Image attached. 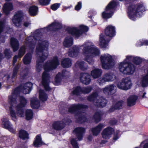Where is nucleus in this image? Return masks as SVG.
Masks as SVG:
<instances>
[{
    "mask_svg": "<svg viewBox=\"0 0 148 148\" xmlns=\"http://www.w3.org/2000/svg\"><path fill=\"white\" fill-rule=\"evenodd\" d=\"M36 43L37 44L36 49L37 55L36 67V71L40 72L42 70V64L48 56L47 50L49 43L47 41L43 40L38 34H36L34 37L32 36L27 38L24 42V46L21 47L18 53V58H21L25 53V49H29L32 51L35 47Z\"/></svg>",
    "mask_w": 148,
    "mask_h": 148,
    "instance_id": "1",
    "label": "nucleus"
},
{
    "mask_svg": "<svg viewBox=\"0 0 148 148\" xmlns=\"http://www.w3.org/2000/svg\"><path fill=\"white\" fill-rule=\"evenodd\" d=\"M20 89L19 87L15 89L12 95L9 96L8 101L9 104L4 105L6 109L9 107L10 117L14 121H17L18 116H24V112L22 108L27 102L24 97L18 95Z\"/></svg>",
    "mask_w": 148,
    "mask_h": 148,
    "instance_id": "2",
    "label": "nucleus"
},
{
    "mask_svg": "<svg viewBox=\"0 0 148 148\" xmlns=\"http://www.w3.org/2000/svg\"><path fill=\"white\" fill-rule=\"evenodd\" d=\"M83 47L82 54L84 57V60L90 64H93L94 61L92 57L99 55L100 53L99 49L90 42H86L82 45L75 46L72 49H70L68 53L69 56L73 57L77 56L79 52V49Z\"/></svg>",
    "mask_w": 148,
    "mask_h": 148,
    "instance_id": "3",
    "label": "nucleus"
},
{
    "mask_svg": "<svg viewBox=\"0 0 148 148\" xmlns=\"http://www.w3.org/2000/svg\"><path fill=\"white\" fill-rule=\"evenodd\" d=\"M60 63L57 57L55 56L51 60L47 61L44 66L45 70L42 76V83L46 90H49L51 88L49 86L50 76L48 72L56 69L59 65Z\"/></svg>",
    "mask_w": 148,
    "mask_h": 148,
    "instance_id": "4",
    "label": "nucleus"
},
{
    "mask_svg": "<svg viewBox=\"0 0 148 148\" xmlns=\"http://www.w3.org/2000/svg\"><path fill=\"white\" fill-rule=\"evenodd\" d=\"M105 33L107 36H103L102 34H101L99 39V45L103 48L107 47L108 43L111 40V37L114 36L115 34L114 27L111 25H108L106 28Z\"/></svg>",
    "mask_w": 148,
    "mask_h": 148,
    "instance_id": "5",
    "label": "nucleus"
},
{
    "mask_svg": "<svg viewBox=\"0 0 148 148\" xmlns=\"http://www.w3.org/2000/svg\"><path fill=\"white\" fill-rule=\"evenodd\" d=\"M88 108V106L82 104H73L71 105L69 109V112L73 113L77 112V113L75 114V118L77 119L78 122L81 123L86 121V118L83 115V113L79 112L78 111L79 110H84Z\"/></svg>",
    "mask_w": 148,
    "mask_h": 148,
    "instance_id": "6",
    "label": "nucleus"
},
{
    "mask_svg": "<svg viewBox=\"0 0 148 148\" xmlns=\"http://www.w3.org/2000/svg\"><path fill=\"white\" fill-rule=\"evenodd\" d=\"M102 68L104 69H109L112 68L114 63L112 56L108 54L102 55L100 57Z\"/></svg>",
    "mask_w": 148,
    "mask_h": 148,
    "instance_id": "7",
    "label": "nucleus"
},
{
    "mask_svg": "<svg viewBox=\"0 0 148 148\" xmlns=\"http://www.w3.org/2000/svg\"><path fill=\"white\" fill-rule=\"evenodd\" d=\"M119 69L121 73L128 75L132 74L135 70V67L133 64L125 63V61L119 64Z\"/></svg>",
    "mask_w": 148,
    "mask_h": 148,
    "instance_id": "8",
    "label": "nucleus"
},
{
    "mask_svg": "<svg viewBox=\"0 0 148 148\" xmlns=\"http://www.w3.org/2000/svg\"><path fill=\"white\" fill-rule=\"evenodd\" d=\"M129 14L134 15L137 16H140L143 12L145 11V8L142 4H138L136 5H132L128 8Z\"/></svg>",
    "mask_w": 148,
    "mask_h": 148,
    "instance_id": "9",
    "label": "nucleus"
},
{
    "mask_svg": "<svg viewBox=\"0 0 148 148\" xmlns=\"http://www.w3.org/2000/svg\"><path fill=\"white\" fill-rule=\"evenodd\" d=\"M116 5L114 0L111 1L106 7L105 10L102 13L103 18H108L111 17L113 14V9Z\"/></svg>",
    "mask_w": 148,
    "mask_h": 148,
    "instance_id": "10",
    "label": "nucleus"
},
{
    "mask_svg": "<svg viewBox=\"0 0 148 148\" xmlns=\"http://www.w3.org/2000/svg\"><path fill=\"white\" fill-rule=\"evenodd\" d=\"M88 27L83 25L79 26V30H78L76 28H70L68 29L69 32L72 35L75 37L78 38L83 32L88 31Z\"/></svg>",
    "mask_w": 148,
    "mask_h": 148,
    "instance_id": "11",
    "label": "nucleus"
},
{
    "mask_svg": "<svg viewBox=\"0 0 148 148\" xmlns=\"http://www.w3.org/2000/svg\"><path fill=\"white\" fill-rule=\"evenodd\" d=\"M132 86L131 80L128 77L123 79L117 84V87L119 88L125 90L130 89Z\"/></svg>",
    "mask_w": 148,
    "mask_h": 148,
    "instance_id": "12",
    "label": "nucleus"
},
{
    "mask_svg": "<svg viewBox=\"0 0 148 148\" xmlns=\"http://www.w3.org/2000/svg\"><path fill=\"white\" fill-rule=\"evenodd\" d=\"M115 78L116 77L112 73H108L104 74L97 81L100 85H103L106 82L113 81Z\"/></svg>",
    "mask_w": 148,
    "mask_h": 148,
    "instance_id": "13",
    "label": "nucleus"
},
{
    "mask_svg": "<svg viewBox=\"0 0 148 148\" xmlns=\"http://www.w3.org/2000/svg\"><path fill=\"white\" fill-rule=\"evenodd\" d=\"M1 124L3 127L8 129L10 132L14 134L15 133V129L13 127L8 117L4 116L3 118L1 119Z\"/></svg>",
    "mask_w": 148,
    "mask_h": 148,
    "instance_id": "14",
    "label": "nucleus"
},
{
    "mask_svg": "<svg viewBox=\"0 0 148 148\" xmlns=\"http://www.w3.org/2000/svg\"><path fill=\"white\" fill-rule=\"evenodd\" d=\"M63 120L61 121H57L54 122L52 124L53 128L56 130H60L62 129L65 126V123H67L71 121L69 119H66Z\"/></svg>",
    "mask_w": 148,
    "mask_h": 148,
    "instance_id": "15",
    "label": "nucleus"
},
{
    "mask_svg": "<svg viewBox=\"0 0 148 148\" xmlns=\"http://www.w3.org/2000/svg\"><path fill=\"white\" fill-rule=\"evenodd\" d=\"M23 15V13L21 11H17L12 19V22L17 27L19 26L21 24V18Z\"/></svg>",
    "mask_w": 148,
    "mask_h": 148,
    "instance_id": "16",
    "label": "nucleus"
},
{
    "mask_svg": "<svg viewBox=\"0 0 148 148\" xmlns=\"http://www.w3.org/2000/svg\"><path fill=\"white\" fill-rule=\"evenodd\" d=\"M73 132L75 135L78 140L81 141L82 139L84 134L85 132V130L83 127H78L75 129Z\"/></svg>",
    "mask_w": 148,
    "mask_h": 148,
    "instance_id": "17",
    "label": "nucleus"
},
{
    "mask_svg": "<svg viewBox=\"0 0 148 148\" xmlns=\"http://www.w3.org/2000/svg\"><path fill=\"white\" fill-rule=\"evenodd\" d=\"M116 86L113 84H110L106 86L102 89L103 92L107 95H113L116 92Z\"/></svg>",
    "mask_w": 148,
    "mask_h": 148,
    "instance_id": "18",
    "label": "nucleus"
},
{
    "mask_svg": "<svg viewBox=\"0 0 148 148\" xmlns=\"http://www.w3.org/2000/svg\"><path fill=\"white\" fill-rule=\"evenodd\" d=\"M114 129L110 127H108L103 130L101 133L102 137L105 139H108L111 137Z\"/></svg>",
    "mask_w": 148,
    "mask_h": 148,
    "instance_id": "19",
    "label": "nucleus"
},
{
    "mask_svg": "<svg viewBox=\"0 0 148 148\" xmlns=\"http://www.w3.org/2000/svg\"><path fill=\"white\" fill-rule=\"evenodd\" d=\"M80 80L83 84L88 85L91 81L90 76L87 73H81L80 74Z\"/></svg>",
    "mask_w": 148,
    "mask_h": 148,
    "instance_id": "20",
    "label": "nucleus"
},
{
    "mask_svg": "<svg viewBox=\"0 0 148 148\" xmlns=\"http://www.w3.org/2000/svg\"><path fill=\"white\" fill-rule=\"evenodd\" d=\"M95 105L98 107L102 108L105 106L107 103V100L102 97H97L95 100Z\"/></svg>",
    "mask_w": 148,
    "mask_h": 148,
    "instance_id": "21",
    "label": "nucleus"
},
{
    "mask_svg": "<svg viewBox=\"0 0 148 148\" xmlns=\"http://www.w3.org/2000/svg\"><path fill=\"white\" fill-rule=\"evenodd\" d=\"M62 27L61 24L58 22H55L52 23L50 25L45 28L48 31H56L60 29Z\"/></svg>",
    "mask_w": 148,
    "mask_h": 148,
    "instance_id": "22",
    "label": "nucleus"
},
{
    "mask_svg": "<svg viewBox=\"0 0 148 148\" xmlns=\"http://www.w3.org/2000/svg\"><path fill=\"white\" fill-rule=\"evenodd\" d=\"M32 86V84L31 83L27 82L22 87L21 91L24 94H28L31 91Z\"/></svg>",
    "mask_w": 148,
    "mask_h": 148,
    "instance_id": "23",
    "label": "nucleus"
},
{
    "mask_svg": "<svg viewBox=\"0 0 148 148\" xmlns=\"http://www.w3.org/2000/svg\"><path fill=\"white\" fill-rule=\"evenodd\" d=\"M102 73L101 70L99 69H95L91 71L90 75L93 78L97 79L101 76Z\"/></svg>",
    "mask_w": 148,
    "mask_h": 148,
    "instance_id": "24",
    "label": "nucleus"
},
{
    "mask_svg": "<svg viewBox=\"0 0 148 148\" xmlns=\"http://www.w3.org/2000/svg\"><path fill=\"white\" fill-rule=\"evenodd\" d=\"M105 126L104 124H100L97 126L92 128L91 131L93 135L97 136L100 133L101 129Z\"/></svg>",
    "mask_w": 148,
    "mask_h": 148,
    "instance_id": "25",
    "label": "nucleus"
},
{
    "mask_svg": "<svg viewBox=\"0 0 148 148\" xmlns=\"http://www.w3.org/2000/svg\"><path fill=\"white\" fill-rule=\"evenodd\" d=\"M3 9L4 12L7 15L13 9V5L11 3H6L3 5Z\"/></svg>",
    "mask_w": 148,
    "mask_h": 148,
    "instance_id": "26",
    "label": "nucleus"
},
{
    "mask_svg": "<svg viewBox=\"0 0 148 148\" xmlns=\"http://www.w3.org/2000/svg\"><path fill=\"white\" fill-rule=\"evenodd\" d=\"M137 98V97L135 95H132L129 97L127 99L128 106H131L134 105Z\"/></svg>",
    "mask_w": 148,
    "mask_h": 148,
    "instance_id": "27",
    "label": "nucleus"
},
{
    "mask_svg": "<svg viewBox=\"0 0 148 148\" xmlns=\"http://www.w3.org/2000/svg\"><path fill=\"white\" fill-rule=\"evenodd\" d=\"M44 144L42 140V138L40 135H38L36 136L33 145L35 147H39Z\"/></svg>",
    "mask_w": 148,
    "mask_h": 148,
    "instance_id": "28",
    "label": "nucleus"
},
{
    "mask_svg": "<svg viewBox=\"0 0 148 148\" xmlns=\"http://www.w3.org/2000/svg\"><path fill=\"white\" fill-rule=\"evenodd\" d=\"M10 44L14 51H16L19 47V43L16 39L12 38L11 39Z\"/></svg>",
    "mask_w": 148,
    "mask_h": 148,
    "instance_id": "29",
    "label": "nucleus"
},
{
    "mask_svg": "<svg viewBox=\"0 0 148 148\" xmlns=\"http://www.w3.org/2000/svg\"><path fill=\"white\" fill-rule=\"evenodd\" d=\"M73 44V38L70 37L68 36L66 37L63 42L64 46L66 47H69Z\"/></svg>",
    "mask_w": 148,
    "mask_h": 148,
    "instance_id": "30",
    "label": "nucleus"
},
{
    "mask_svg": "<svg viewBox=\"0 0 148 148\" xmlns=\"http://www.w3.org/2000/svg\"><path fill=\"white\" fill-rule=\"evenodd\" d=\"M71 61L69 58H65L62 60L61 65L64 67L68 68L71 66Z\"/></svg>",
    "mask_w": 148,
    "mask_h": 148,
    "instance_id": "31",
    "label": "nucleus"
},
{
    "mask_svg": "<svg viewBox=\"0 0 148 148\" xmlns=\"http://www.w3.org/2000/svg\"><path fill=\"white\" fill-rule=\"evenodd\" d=\"M31 106L34 108H38L40 106L39 101L37 98H33L31 101Z\"/></svg>",
    "mask_w": 148,
    "mask_h": 148,
    "instance_id": "32",
    "label": "nucleus"
},
{
    "mask_svg": "<svg viewBox=\"0 0 148 148\" xmlns=\"http://www.w3.org/2000/svg\"><path fill=\"white\" fill-rule=\"evenodd\" d=\"M39 97L40 100L42 101H46L47 98V95L43 90H40L39 91Z\"/></svg>",
    "mask_w": 148,
    "mask_h": 148,
    "instance_id": "33",
    "label": "nucleus"
},
{
    "mask_svg": "<svg viewBox=\"0 0 148 148\" xmlns=\"http://www.w3.org/2000/svg\"><path fill=\"white\" fill-rule=\"evenodd\" d=\"M32 59V56L31 54L28 53L26 54L23 58V61L24 64H29L31 62Z\"/></svg>",
    "mask_w": 148,
    "mask_h": 148,
    "instance_id": "34",
    "label": "nucleus"
},
{
    "mask_svg": "<svg viewBox=\"0 0 148 148\" xmlns=\"http://www.w3.org/2000/svg\"><path fill=\"white\" fill-rule=\"evenodd\" d=\"M18 136L20 138L25 140L28 138V135L25 131L21 130L19 133Z\"/></svg>",
    "mask_w": 148,
    "mask_h": 148,
    "instance_id": "35",
    "label": "nucleus"
},
{
    "mask_svg": "<svg viewBox=\"0 0 148 148\" xmlns=\"http://www.w3.org/2000/svg\"><path fill=\"white\" fill-rule=\"evenodd\" d=\"M38 10V7L36 6H33L29 8V12L31 16H35L37 14Z\"/></svg>",
    "mask_w": 148,
    "mask_h": 148,
    "instance_id": "36",
    "label": "nucleus"
},
{
    "mask_svg": "<svg viewBox=\"0 0 148 148\" xmlns=\"http://www.w3.org/2000/svg\"><path fill=\"white\" fill-rule=\"evenodd\" d=\"M75 66L76 67L79 68L82 70H84L86 68V64L83 61L77 62L75 64Z\"/></svg>",
    "mask_w": 148,
    "mask_h": 148,
    "instance_id": "37",
    "label": "nucleus"
},
{
    "mask_svg": "<svg viewBox=\"0 0 148 148\" xmlns=\"http://www.w3.org/2000/svg\"><path fill=\"white\" fill-rule=\"evenodd\" d=\"M99 97L96 92L93 93L92 94L89 96L88 97V100L90 101H93L94 104L95 105L96 103L95 102V100H97V98Z\"/></svg>",
    "mask_w": 148,
    "mask_h": 148,
    "instance_id": "38",
    "label": "nucleus"
},
{
    "mask_svg": "<svg viewBox=\"0 0 148 148\" xmlns=\"http://www.w3.org/2000/svg\"><path fill=\"white\" fill-rule=\"evenodd\" d=\"M62 75L60 73L57 74L55 78L54 84L56 85H59L62 80Z\"/></svg>",
    "mask_w": 148,
    "mask_h": 148,
    "instance_id": "39",
    "label": "nucleus"
},
{
    "mask_svg": "<svg viewBox=\"0 0 148 148\" xmlns=\"http://www.w3.org/2000/svg\"><path fill=\"white\" fill-rule=\"evenodd\" d=\"M33 112L30 110H27L26 111L25 115L26 119L29 120L33 118Z\"/></svg>",
    "mask_w": 148,
    "mask_h": 148,
    "instance_id": "40",
    "label": "nucleus"
},
{
    "mask_svg": "<svg viewBox=\"0 0 148 148\" xmlns=\"http://www.w3.org/2000/svg\"><path fill=\"white\" fill-rule=\"evenodd\" d=\"M92 89L91 86H89L86 87L81 88L82 93L88 94L91 92Z\"/></svg>",
    "mask_w": 148,
    "mask_h": 148,
    "instance_id": "41",
    "label": "nucleus"
},
{
    "mask_svg": "<svg viewBox=\"0 0 148 148\" xmlns=\"http://www.w3.org/2000/svg\"><path fill=\"white\" fill-rule=\"evenodd\" d=\"M73 94L79 95L82 93L81 88L79 86H77L75 88L72 92Z\"/></svg>",
    "mask_w": 148,
    "mask_h": 148,
    "instance_id": "42",
    "label": "nucleus"
},
{
    "mask_svg": "<svg viewBox=\"0 0 148 148\" xmlns=\"http://www.w3.org/2000/svg\"><path fill=\"white\" fill-rule=\"evenodd\" d=\"M143 60L142 59L138 57H134L133 58V62L135 64H139Z\"/></svg>",
    "mask_w": 148,
    "mask_h": 148,
    "instance_id": "43",
    "label": "nucleus"
},
{
    "mask_svg": "<svg viewBox=\"0 0 148 148\" xmlns=\"http://www.w3.org/2000/svg\"><path fill=\"white\" fill-rule=\"evenodd\" d=\"M93 118L96 122H98L101 119L100 114L99 112H96L94 114Z\"/></svg>",
    "mask_w": 148,
    "mask_h": 148,
    "instance_id": "44",
    "label": "nucleus"
},
{
    "mask_svg": "<svg viewBox=\"0 0 148 148\" xmlns=\"http://www.w3.org/2000/svg\"><path fill=\"white\" fill-rule=\"evenodd\" d=\"M71 143L74 148H79L78 143L75 139L73 138L71 140Z\"/></svg>",
    "mask_w": 148,
    "mask_h": 148,
    "instance_id": "45",
    "label": "nucleus"
},
{
    "mask_svg": "<svg viewBox=\"0 0 148 148\" xmlns=\"http://www.w3.org/2000/svg\"><path fill=\"white\" fill-rule=\"evenodd\" d=\"M20 67L19 65H17L16 66H15L14 68L13 73L12 74V78H14L16 75L17 73V72L18 70V69Z\"/></svg>",
    "mask_w": 148,
    "mask_h": 148,
    "instance_id": "46",
    "label": "nucleus"
},
{
    "mask_svg": "<svg viewBox=\"0 0 148 148\" xmlns=\"http://www.w3.org/2000/svg\"><path fill=\"white\" fill-rule=\"evenodd\" d=\"M50 0H39V3L42 5H47L49 4Z\"/></svg>",
    "mask_w": 148,
    "mask_h": 148,
    "instance_id": "47",
    "label": "nucleus"
},
{
    "mask_svg": "<svg viewBox=\"0 0 148 148\" xmlns=\"http://www.w3.org/2000/svg\"><path fill=\"white\" fill-rule=\"evenodd\" d=\"M134 57L128 55L126 56V59L123 61L125 63H128V62L130 61H133V58Z\"/></svg>",
    "mask_w": 148,
    "mask_h": 148,
    "instance_id": "48",
    "label": "nucleus"
},
{
    "mask_svg": "<svg viewBox=\"0 0 148 148\" xmlns=\"http://www.w3.org/2000/svg\"><path fill=\"white\" fill-rule=\"evenodd\" d=\"M60 5V4L58 3H55L52 5L51 6V9L53 10H56L59 8Z\"/></svg>",
    "mask_w": 148,
    "mask_h": 148,
    "instance_id": "49",
    "label": "nucleus"
},
{
    "mask_svg": "<svg viewBox=\"0 0 148 148\" xmlns=\"http://www.w3.org/2000/svg\"><path fill=\"white\" fill-rule=\"evenodd\" d=\"M4 53L7 58H8L10 57L11 53L9 49H6Z\"/></svg>",
    "mask_w": 148,
    "mask_h": 148,
    "instance_id": "50",
    "label": "nucleus"
},
{
    "mask_svg": "<svg viewBox=\"0 0 148 148\" xmlns=\"http://www.w3.org/2000/svg\"><path fill=\"white\" fill-rule=\"evenodd\" d=\"M123 103L121 101L117 102L114 105L117 109L121 108L122 106Z\"/></svg>",
    "mask_w": 148,
    "mask_h": 148,
    "instance_id": "51",
    "label": "nucleus"
},
{
    "mask_svg": "<svg viewBox=\"0 0 148 148\" xmlns=\"http://www.w3.org/2000/svg\"><path fill=\"white\" fill-rule=\"evenodd\" d=\"M140 44H137V46H141L142 45H148V40H144L143 42H140Z\"/></svg>",
    "mask_w": 148,
    "mask_h": 148,
    "instance_id": "52",
    "label": "nucleus"
},
{
    "mask_svg": "<svg viewBox=\"0 0 148 148\" xmlns=\"http://www.w3.org/2000/svg\"><path fill=\"white\" fill-rule=\"evenodd\" d=\"M82 8V3L81 2H78L77 4L75 7V9L76 10H79Z\"/></svg>",
    "mask_w": 148,
    "mask_h": 148,
    "instance_id": "53",
    "label": "nucleus"
},
{
    "mask_svg": "<svg viewBox=\"0 0 148 148\" xmlns=\"http://www.w3.org/2000/svg\"><path fill=\"white\" fill-rule=\"evenodd\" d=\"M119 130H117L116 131L113 137V139L114 140H116L119 137L118 135V134L119 133Z\"/></svg>",
    "mask_w": 148,
    "mask_h": 148,
    "instance_id": "54",
    "label": "nucleus"
},
{
    "mask_svg": "<svg viewBox=\"0 0 148 148\" xmlns=\"http://www.w3.org/2000/svg\"><path fill=\"white\" fill-rule=\"evenodd\" d=\"M116 109H117L116 108V106L115 105H112V106L110 108L109 110V111L110 112H112L114 111V110Z\"/></svg>",
    "mask_w": 148,
    "mask_h": 148,
    "instance_id": "55",
    "label": "nucleus"
},
{
    "mask_svg": "<svg viewBox=\"0 0 148 148\" xmlns=\"http://www.w3.org/2000/svg\"><path fill=\"white\" fill-rule=\"evenodd\" d=\"M4 23L3 22L0 21V33L1 32L4 25Z\"/></svg>",
    "mask_w": 148,
    "mask_h": 148,
    "instance_id": "56",
    "label": "nucleus"
},
{
    "mask_svg": "<svg viewBox=\"0 0 148 148\" xmlns=\"http://www.w3.org/2000/svg\"><path fill=\"white\" fill-rule=\"evenodd\" d=\"M117 121L115 119H112L110 121V123L111 124L114 125L116 123Z\"/></svg>",
    "mask_w": 148,
    "mask_h": 148,
    "instance_id": "57",
    "label": "nucleus"
},
{
    "mask_svg": "<svg viewBox=\"0 0 148 148\" xmlns=\"http://www.w3.org/2000/svg\"><path fill=\"white\" fill-rule=\"evenodd\" d=\"M92 139V136L91 135L88 136L87 137V140L88 142L91 141Z\"/></svg>",
    "mask_w": 148,
    "mask_h": 148,
    "instance_id": "58",
    "label": "nucleus"
},
{
    "mask_svg": "<svg viewBox=\"0 0 148 148\" xmlns=\"http://www.w3.org/2000/svg\"><path fill=\"white\" fill-rule=\"evenodd\" d=\"M5 38L3 36H1L0 38V43L4 42L5 41Z\"/></svg>",
    "mask_w": 148,
    "mask_h": 148,
    "instance_id": "59",
    "label": "nucleus"
},
{
    "mask_svg": "<svg viewBox=\"0 0 148 148\" xmlns=\"http://www.w3.org/2000/svg\"><path fill=\"white\" fill-rule=\"evenodd\" d=\"M17 56H15L13 58V64H15L17 61Z\"/></svg>",
    "mask_w": 148,
    "mask_h": 148,
    "instance_id": "60",
    "label": "nucleus"
},
{
    "mask_svg": "<svg viewBox=\"0 0 148 148\" xmlns=\"http://www.w3.org/2000/svg\"><path fill=\"white\" fill-rule=\"evenodd\" d=\"M30 24L27 22H25L24 24V25L25 26L27 27L30 25Z\"/></svg>",
    "mask_w": 148,
    "mask_h": 148,
    "instance_id": "61",
    "label": "nucleus"
},
{
    "mask_svg": "<svg viewBox=\"0 0 148 148\" xmlns=\"http://www.w3.org/2000/svg\"><path fill=\"white\" fill-rule=\"evenodd\" d=\"M143 148H148V143L145 144Z\"/></svg>",
    "mask_w": 148,
    "mask_h": 148,
    "instance_id": "62",
    "label": "nucleus"
},
{
    "mask_svg": "<svg viewBox=\"0 0 148 148\" xmlns=\"http://www.w3.org/2000/svg\"><path fill=\"white\" fill-rule=\"evenodd\" d=\"M146 94V93L145 92H144L143 93V95L142 96L143 98H145V95Z\"/></svg>",
    "mask_w": 148,
    "mask_h": 148,
    "instance_id": "63",
    "label": "nucleus"
},
{
    "mask_svg": "<svg viewBox=\"0 0 148 148\" xmlns=\"http://www.w3.org/2000/svg\"><path fill=\"white\" fill-rule=\"evenodd\" d=\"M72 7V5H71L70 6L65 7H64V8H65V9L66 10V9H68V8H70L71 7Z\"/></svg>",
    "mask_w": 148,
    "mask_h": 148,
    "instance_id": "64",
    "label": "nucleus"
}]
</instances>
